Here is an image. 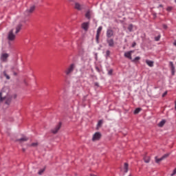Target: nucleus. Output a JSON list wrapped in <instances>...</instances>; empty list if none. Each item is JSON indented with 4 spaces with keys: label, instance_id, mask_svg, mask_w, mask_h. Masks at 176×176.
Returning <instances> with one entry per match:
<instances>
[{
    "label": "nucleus",
    "instance_id": "nucleus-19",
    "mask_svg": "<svg viewBox=\"0 0 176 176\" xmlns=\"http://www.w3.org/2000/svg\"><path fill=\"white\" fill-rule=\"evenodd\" d=\"M146 63L148 67H153V61L149 60H146Z\"/></svg>",
    "mask_w": 176,
    "mask_h": 176
},
{
    "label": "nucleus",
    "instance_id": "nucleus-27",
    "mask_svg": "<svg viewBox=\"0 0 176 176\" xmlns=\"http://www.w3.org/2000/svg\"><path fill=\"white\" fill-rule=\"evenodd\" d=\"M128 30L131 32V30H133V25H129L128 27Z\"/></svg>",
    "mask_w": 176,
    "mask_h": 176
},
{
    "label": "nucleus",
    "instance_id": "nucleus-42",
    "mask_svg": "<svg viewBox=\"0 0 176 176\" xmlns=\"http://www.w3.org/2000/svg\"><path fill=\"white\" fill-rule=\"evenodd\" d=\"M175 3H176V0H175Z\"/></svg>",
    "mask_w": 176,
    "mask_h": 176
},
{
    "label": "nucleus",
    "instance_id": "nucleus-41",
    "mask_svg": "<svg viewBox=\"0 0 176 176\" xmlns=\"http://www.w3.org/2000/svg\"><path fill=\"white\" fill-rule=\"evenodd\" d=\"M163 6L160 5V7L162 8Z\"/></svg>",
    "mask_w": 176,
    "mask_h": 176
},
{
    "label": "nucleus",
    "instance_id": "nucleus-28",
    "mask_svg": "<svg viewBox=\"0 0 176 176\" xmlns=\"http://www.w3.org/2000/svg\"><path fill=\"white\" fill-rule=\"evenodd\" d=\"M138 60H141V58L140 56L135 57L133 61H138Z\"/></svg>",
    "mask_w": 176,
    "mask_h": 176
},
{
    "label": "nucleus",
    "instance_id": "nucleus-13",
    "mask_svg": "<svg viewBox=\"0 0 176 176\" xmlns=\"http://www.w3.org/2000/svg\"><path fill=\"white\" fill-rule=\"evenodd\" d=\"M107 38H111V36H113V30H112V29L107 30Z\"/></svg>",
    "mask_w": 176,
    "mask_h": 176
},
{
    "label": "nucleus",
    "instance_id": "nucleus-8",
    "mask_svg": "<svg viewBox=\"0 0 176 176\" xmlns=\"http://www.w3.org/2000/svg\"><path fill=\"white\" fill-rule=\"evenodd\" d=\"M9 58V54L3 53L1 56V60L3 63H8V58Z\"/></svg>",
    "mask_w": 176,
    "mask_h": 176
},
{
    "label": "nucleus",
    "instance_id": "nucleus-29",
    "mask_svg": "<svg viewBox=\"0 0 176 176\" xmlns=\"http://www.w3.org/2000/svg\"><path fill=\"white\" fill-rule=\"evenodd\" d=\"M109 54H111V52H110L109 50H107V51L106 52V56H107V57H109Z\"/></svg>",
    "mask_w": 176,
    "mask_h": 176
},
{
    "label": "nucleus",
    "instance_id": "nucleus-4",
    "mask_svg": "<svg viewBox=\"0 0 176 176\" xmlns=\"http://www.w3.org/2000/svg\"><path fill=\"white\" fill-rule=\"evenodd\" d=\"M170 156V154H165L161 158H157V157H155V163H160L162 160H164V159H167V157Z\"/></svg>",
    "mask_w": 176,
    "mask_h": 176
},
{
    "label": "nucleus",
    "instance_id": "nucleus-24",
    "mask_svg": "<svg viewBox=\"0 0 176 176\" xmlns=\"http://www.w3.org/2000/svg\"><path fill=\"white\" fill-rule=\"evenodd\" d=\"M142 111V109L141 108H137L135 109V111H134V113L135 115H137V113H140V112H141Z\"/></svg>",
    "mask_w": 176,
    "mask_h": 176
},
{
    "label": "nucleus",
    "instance_id": "nucleus-23",
    "mask_svg": "<svg viewBox=\"0 0 176 176\" xmlns=\"http://www.w3.org/2000/svg\"><path fill=\"white\" fill-rule=\"evenodd\" d=\"M45 170H46V168H43L42 169H40L38 174V175H42V174H43V173H45Z\"/></svg>",
    "mask_w": 176,
    "mask_h": 176
},
{
    "label": "nucleus",
    "instance_id": "nucleus-20",
    "mask_svg": "<svg viewBox=\"0 0 176 176\" xmlns=\"http://www.w3.org/2000/svg\"><path fill=\"white\" fill-rule=\"evenodd\" d=\"M129 171V164L125 163L124 165V173H127Z\"/></svg>",
    "mask_w": 176,
    "mask_h": 176
},
{
    "label": "nucleus",
    "instance_id": "nucleus-11",
    "mask_svg": "<svg viewBox=\"0 0 176 176\" xmlns=\"http://www.w3.org/2000/svg\"><path fill=\"white\" fill-rule=\"evenodd\" d=\"M75 9H76L77 10H82V9H85V6L79 4V3H76Z\"/></svg>",
    "mask_w": 176,
    "mask_h": 176
},
{
    "label": "nucleus",
    "instance_id": "nucleus-38",
    "mask_svg": "<svg viewBox=\"0 0 176 176\" xmlns=\"http://www.w3.org/2000/svg\"><path fill=\"white\" fill-rule=\"evenodd\" d=\"M12 97L13 98H17V95L14 94Z\"/></svg>",
    "mask_w": 176,
    "mask_h": 176
},
{
    "label": "nucleus",
    "instance_id": "nucleus-40",
    "mask_svg": "<svg viewBox=\"0 0 176 176\" xmlns=\"http://www.w3.org/2000/svg\"><path fill=\"white\" fill-rule=\"evenodd\" d=\"M96 86H98V83L96 82L95 83Z\"/></svg>",
    "mask_w": 176,
    "mask_h": 176
},
{
    "label": "nucleus",
    "instance_id": "nucleus-10",
    "mask_svg": "<svg viewBox=\"0 0 176 176\" xmlns=\"http://www.w3.org/2000/svg\"><path fill=\"white\" fill-rule=\"evenodd\" d=\"M91 16H93V12H91V10H87L85 14L86 19H88V20H90V19H91Z\"/></svg>",
    "mask_w": 176,
    "mask_h": 176
},
{
    "label": "nucleus",
    "instance_id": "nucleus-1",
    "mask_svg": "<svg viewBox=\"0 0 176 176\" xmlns=\"http://www.w3.org/2000/svg\"><path fill=\"white\" fill-rule=\"evenodd\" d=\"M5 102L6 105H10L12 102V96L9 94V89L8 87H3L0 91V104Z\"/></svg>",
    "mask_w": 176,
    "mask_h": 176
},
{
    "label": "nucleus",
    "instance_id": "nucleus-18",
    "mask_svg": "<svg viewBox=\"0 0 176 176\" xmlns=\"http://www.w3.org/2000/svg\"><path fill=\"white\" fill-rule=\"evenodd\" d=\"M170 69L172 71V74L174 75L175 72V67H174V63H173V62H170Z\"/></svg>",
    "mask_w": 176,
    "mask_h": 176
},
{
    "label": "nucleus",
    "instance_id": "nucleus-5",
    "mask_svg": "<svg viewBox=\"0 0 176 176\" xmlns=\"http://www.w3.org/2000/svg\"><path fill=\"white\" fill-rule=\"evenodd\" d=\"M8 41H14L16 39V35L13 34V30H10L8 35Z\"/></svg>",
    "mask_w": 176,
    "mask_h": 176
},
{
    "label": "nucleus",
    "instance_id": "nucleus-12",
    "mask_svg": "<svg viewBox=\"0 0 176 176\" xmlns=\"http://www.w3.org/2000/svg\"><path fill=\"white\" fill-rule=\"evenodd\" d=\"M107 43H108V45L110 47H113V46H115V42L113 41V39H112V38L107 39Z\"/></svg>",
    "mask_w": 176,
    "mask_h": 176
},
{
    "label": "nucleus",
    "instance_id": "nucleus-31",
    "mask_svg": "<svg viewBox=\"0 0 176 176\" xmlns=\"http://www.w3.org/2000/svg\"><path fill=\"white\" fill-rule=\"evenodd\" d=\"M4 76H6V79H10V77L8 74H6V72H4Z\"/></svg>",
    "mask_w": 176,
    "mask_h": 176
},
{
    "label": "nucleus",
    "instance_id": "nucleus-6",
    "mask_svg": "<svg viewBox=\"0 0 176 176\" xmlns=\"http://www.w3.org/2000/svg\"><path fill=\"white\" fill-rule=\"evenodd\" d=\"M101 138V133L96 132L94 134L92 141H98Z\"/></svg>",
    "mask_w": 176,
    "mask_h": 176
},
{
    "label": "nucleus",
    "instance_id": "nucleus-43",
    "mask_svg": "<svg viewBox=\"0 0 176 176\" xmlns=\"http://www.w3.org/2000/svg\"><path fill=\"white\" fill-rule=\"evenodd\" d=\"M14 75H16V73H14Z\"/></svg>",
    "mask_w": 176,
    "mask_h": 176
},
{
    "label": "nucleus",
    "instance_id": "nucleus-32",
    "mask_svg": "<svg viewBox=\"0 0 176 176\" xmlns=\"http://www.w3.org/2000/svg\"><path fill=\"white\" fill-rule=\"evenodd\" d=\"M113 72V70H112V69H110V70H109V72H108V74L109 75H112V73Z\"/></svg>",
    "mask_w": 176,
    "mask_h": 176
},
{
    "label": "nucleus",
    "instance_id": "nucleus-3",
    "mask_svg": "<svg viewBox=\"0 0 176 176\" xmlns=\"http://www.w3.org/2000/svg\"><path fill=\"white\" fill-rule=\"evenodd\" d=\"M101 31H102V26H100L97 30L96 40V43H99L100 35L101 34Z\"/></svg>",
    "mask_w": 176,
    "mask_h": 176
},
{
    "label": "nucleus",
    "instance_id": "nucleus-2",
    "mask_svg": "<svg viewBox=\"0 0 176 176\" xmlns=\"http://www.w3.org/2000/svg\"><path fill=\"white\" fill-rule=\"evenodd\" d=\"M75 69V64L72 63L68 67L66 68L65 70V74L66 75H71L72 72H74V70Z\"/></svg>",
    "mask_w": 176,
    "mask_h": 176
},
{
    "label": "nucleus",
    "instance_id": "nucleus-39",
    "mask_svg": "<svg viewBox=\"0 0 176 176\" xmlns=\"http://www.w3.org/2000/svg\"><path fill=\"white\" fill-rule=\"evenodd\" d=\"M173 45H174V46H175V47H176V40H175V41H174V42H173Z\"/></svg>",
    "mask_w": 176,
    "mask_h": 176
},
{
    "label": "nucleus",
    "instance_id": "nucleus-16",
    "mask_svg": "<svg viewBox=\"0 0 176 176\" xmlns=\"http://www.w3.org/2000/svg\"><path fill=\"white\" fill-rule=\"evenodd\" d=\"M16 141L18 142H25V141H28V138L25 136H24L23 138H21V139H18L16 140Z\"/></svg>",
    "mask_w": 176,
    "mask_h": 176
},
{
    "label": "nucleus",
    "instance_id": "nucleus-17",
    "mask_svg": "<svg viewBox=\"0 0 176 176\" xmlns=\"http://www.w3.org/2000/svg\"><path fill=\"white\" fill-rule=\"evenodd\" d=\"M21 27H23V25L21 23H19L16 28V34H19V32H20V30H21Z\"/></svg>",
    "mask_w": 176,
    "mask_h": 176
},
{
    "label": "nucleus",
    "instance_id": "nucleus-14",
    "mask_svg": "<svg viewBox=\"0 0 176 176\" xmlns=\"http://www.w3.org/2000/svg\"><path fill=\"white\" fill-rule=\"evenodd\" d=\"M89 22H85L82 24V30H85V31H87L89 30Z\"/></svg>",
    "mask_w": 176,
    "mask_h": 176
},
{
    "label": "nucleus",
    "instance_id": "nucleus-36",
    "mask_svg": "<svg viewBox=\"0 0 176 176\" xmlns=\"http://www.w3.org/2000/svg\"><path fill=\"white\" fill-rule=\"evenodd\" d=\"M160 36H158L157 37H155V41H160Z\"/></svg>",
    "mask_w": 176,
    "mask_h": 176
},
{
    "label": "nucleus",
    "instance_id": "nucleus-7",
    "mask_svg": "<svg viewBox=\"0 0 176 176\" xmlns=\"http://www.w3.org/2000/svg\"><path fill=\"white\" fill-rule=\"evenodd\" d=\"M34 10H35V6H30V9L27 10L25 12V16H30V14H31V13L34 12Z\"/></svg>",
    "mask_w": 176,
    "mask_h": 176
},
{
    "label": "nucleus",
    "instance_id": "nucleus-33",
    "mask_svg": "<svg viewBox=\"0 0 176 176\" xmlns=\"http://www.w3.org/2000/svg\"><path fill=\"white\" fill-rule=\"evenodd\" d=\"M176 175V168L174 169L173 173L171 174V176Z\"/></svg>",
    "mask_w": 176,
    "mask_h": 176
},
{
    "label": "nucleus",
    "instance_id": "nucleus-34",
    "mask_svg": "<svg viewBox=\"0 0 176 176\" xmlns=\"http://www.w3.org/2000/svg\"><path fill=\"white\" fill-rule=\"evenodd\" d=\"M137 43L135 42H133L132 44V47H135Z\"/></svg>",
    "mask_w": 176,
    "mask_h": 176
},
{
    "label": "nucleus",
    "instance_id": "nucleus-9",
    "mask_svg": "<svg viewBox=\"0 0 176 176\" xmlns=\"http://www.w3.org/2000/svg\"><path fill=\"white\" fill-rule=\"evenodd\" d=\"M60 129H61V122H60L54 129L52 130V133H53V134H57Z\"/></svg>",
    "mask_w": 176,
    "mask_h": 176
},
{
    "label": "nucleus",
    "instance_id": "nucleus-26",
    "mask_svg": "<svg viewBox=\"0 0 176 176\" xmlns=\"http://www.w3.org/2000/svg\"><path fill=\"white\" fill-rule=\"evenodd\" d=\"M38 142H34L32 143V144H30V146H33L34 148H36V146H38Z\"/></svg>",
    "mask_w": 176,
    "mask_h": 176
},
{
    "label": "nucleus",
    "instance_id": "nucleus-15",
    "mask_svg": "<svg viewBox=\"0 0 176 176\" xmlns=\"http://www.w3.org/2000/svg\"><path fill=\"white\" fill-rule=\"evenodd\" d=\"M132 53H134L133 51H129V52H125L124 53V57H126V58H129V60H131V54Z\"/></svg>",
    "mask_w": 176,
    "mask_h": 176
},
{
    "label": "nucleus",
    "instance_id": "nucleus-35",
    "mask_svg": "<svg viewBox=\"0 0 176 176\" xmlns=\"http://www.w3.org/2000/svg\"><path fill=\"white\" fill-rule=\"evenodd\" d=\"M166 96H167V91H165V92L162 94V97H166Z\"/></svg>",
    "mask_w": 176,
    "mask_h": 176
},
{
    "label": "nucleus",
    "instance_id": "nucleus-30",
    "mask_svg": "<svg viewBox=\"0 0 176 176\" xmlns=\"http://www.w3.org/2000/svg\"><path fill=\"white\" fill-rule=\"evenodd\" d=\"M166 10H168V12H171V10H173V8L172 7H168L166 8Z\"/></svg>",
    "mask_w": 176,
    "mask_h": 176
},
{
    "label": "nucleus",
    "instance_id": "nucleus-22",
    "mask_svg": "<svg viewBox=\"0 0 176 176\" xmlns=\"http://www.w3.org/2000/svg\"><path fill=\"white\" fill-rule=\"evenodd\" d=\"M144 160L145 163H149V162H151V157L146 156L144 157Z\"/></svg>",
    "mask_w": 176,
    "mask_h": 176
},
{
    "label": "nucleus",
    "instance_id": "nucleus-21",
    "mask_svg": "<svg viewBox=\"0 0 176 176\" xmlns=\"http://www.w3.org/2000/svg\"><path fill=\"white\" fill-rule=\"evenodd\" d=\"M166 124V120H162L160 122H159V127H163Z\"/></svg>",
    "mask_w": 176,
    "mask_h": 176
},
{
    "label": "nucleus",
    "instance_id": "nucleus-37",
    "mask_svg": "<svg viewBox=\"0 0 176 176\" xmlns=\"http://www.w3.org/2000/svg\"><path fill=\"white\" fill-rule=\"evenodd\" d=\"M163 28H164L165 30H167V25H163Z\"/></svg>",
    "mask_w": 176,
    "mask_h": 176
},
{
    "label": "nucleus",
    "instance_id": "nucleus-25",
    "mask_svg": "<svg viewBox=\"0 0 176 176\" xmlns=\"http://www.w3.org/2000/svg\"><path fill=\"white\" fill-rule=\"evenodd\" d=\"M102 123H103L102 120H100L97 124L98 127H101V126H102Z\"/></svg>",
    "mask_w": 176,
    "mask_h": 176
}]
</instances>
